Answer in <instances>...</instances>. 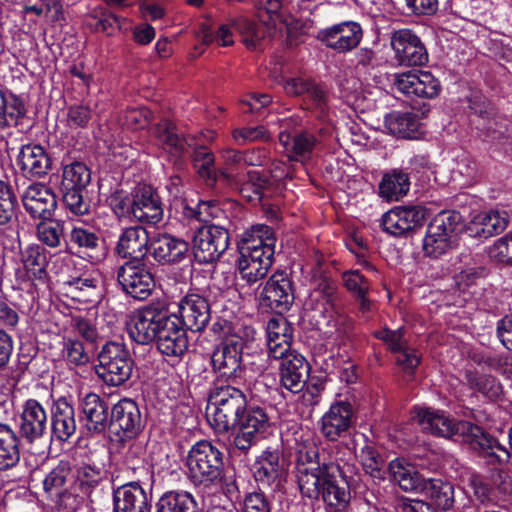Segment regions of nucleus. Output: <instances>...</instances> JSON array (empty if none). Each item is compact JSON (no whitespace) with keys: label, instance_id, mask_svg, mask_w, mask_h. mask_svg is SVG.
Listing matches in <instances>:
<instances>
[{"label":"nucleus","instance_id":"f257e3e1","mask_svg":"<svg viewBox=\"0 0 512 512\" xmlns=\"http://www.w3.org/2000/svg\"><path fill=\"white\" fill-rule=\"evenodd\" d=\"M412 418L433 435L451 438L461 435L490 464L502 466L510 460L509 451L483 429L468 421L454 422L448 415L439 410L427 407H415Z\"/></svg>","mask_w":512,"mask_h":512},{"label":"nucleus","instance_id":"f03ea898","mask_svg":"<svg viewBox=\"0 0 512 512\" xmlns=\"http://www.w3.org/2000/svg\"><path fill=\"white\" fill-rule=\"evenodd\" d=\"M295 460L297 483L302 495L316 493L317 476L322 474L318 447L309 433L295 431L293 437L283 438Z\"/></svg>","mask_w":512,"mask_h":512},{"label":"nucleus","instance_id":"7ed1b4c3","mask_svg":"<svg viewBox=\"0 0 512 512\" xmlns=\"http://www.w3.org/2000/svg\"><path fill=\"white\" fill-rule=\"evenodd\" d=\"M316 493L304 495L308 498L320 497L326 512H348L351 502V490L340 463L324 461L322 474L317 476Z\"/></svg>","mask_w":512,"mask_h":512},{"label":"nucleus","instance_id":"20e7f679","mask_svg":"<svg viewBox=\"0 0 512 512\" xmlns=\"http://www.w3.org/2000/svg\"><path fill=\"white\" fill-rule=\"evenodd\" d=\"M243 392L233 386L214 387L208 397L206 418L217 432H226L239 420L246 408Z\"/></svg>","mask_w":512,"mask_h":512},{"label":"nucleus","instance_id":"39448f33","mask_svg":"<svg viewBox=\"0 0 512 512\" xmlns=\"http://www.w3.org/2000/svg\"><path fill=\"white\" fill-rule=\"evenodd\" d=\"M462 226V215L457 211H442L428 224L423 238L424 255L440 258L448 254L457 244Z\"/></svg>","mask_w":512,"mask_h":512},{"label":"nucleus","instance_id":"423d86ee","mask_svg":"<svg viewBox=\"0 0 512 512\" xmlns=\"http://www.w3.org/2000/svg\"><path fill=\"white\" fill-rule=\"evenodd\" d=\"M223 453L211 442L201 440L189 450L186 465L194 484L210 486L220 478Z\"/></svg>","mask_w":512,"mask_h":512},{"label":"nucleus","instance_id":"0eeeda50","mask_svg":"<svg viewBox=\"0 0 512 512\" xmlns=\"http://www.w3.org/2000/svg\"><path fill=\"white\" fill-rule=\"evenodd\" d=\"M98 361L96 374L108 386H120L131 377L134 362L121 342L106 343L99 352Z\"/></svg>","mask_w":512,"mask_h":512},{"label":"nucleus","instance_id":"6e6552de","mask_svg":"<svg viewBox=\"0 0 512 512\" xmlns=\"http://www.w3.org/2000/svg\"><path fill=\"white\" fill-rule=\"evenodd\" d=\"M275 242L271 227L258 224L243 232L238 244L240 257L238 261L259 263L271 267L275 253Z\"/></svg>","mask_w":512,"mask_h":512},{"label":"nucleus","instance_id":"1a4fd4ad","mask_svg":"<svg viewBox=\"0 0 512 512\" xmlns=\"http://www.w3.org/2000/svg\"><path fill=\"white\" fill-rule=\"evenodd\" d=\"M295 125L293 118L280 120L279 143L290 160L304 164L312 158L320 140L307 130H296Z\"/></svg>","mask_w":512,"mask_h":512},{"label":"nucleus","instance_id":"9d476101","mask_svg":"<svg viewBox=\"0 0 512 512\" xmlns=\"http://www.w3.org/2000/svg\"><path fill=\"white\" fill-rule=\"evenodd\" d=\"M234 426L237 427V432L233 444L235 448L246 453L264 437L270 427V418L263 407L246 405Z\"/></svg>","mask_w":512,"mask_h":512},{"label":"nucleus","instance_id":"9b49d317","mask_svg":"<svg viewBox=\"0 0 512 512\" xmlns=\"http://www.w3.org/2000/svg\"><path fill=\"white\" fill-rule=\"evenodd\" d=\"M229 246L228 230L219 225H203L196 229L192 239V250L199 263L217 260Z\"/></svg>","mask_w":512,"mask_h":512},{"label":"nucleus","instance_id":"f8f14e48","mask_svg":"<svg viewBox=\"0 0 512 512\" xmlns=\"http://www.w3.org/2000/svg\"><path fill=\"white\" fill-rule=\"evenodd\" d=\"M117 280L126 294L138 300L146 299L155 286L154 277L143 261H126L117 270Z\"/></svg>","mask_w":512,"mask_h":512},{"label":"nucleus","instance_id":"ddd939ff","mask_svg":"<svg viewBox=\"0 0 512 512\" xmlns=\"http://www.w3.org/2000/svg\"><path fill=\"white\" fill-rule=\"evenodd\" d=\"M363 29L356 21H343L318 31L316 38L337 53H348L359 46Z\"/></svg>","mask_w":512,"mask_h":512},{"label":"nucleus","instance_id":"4468645a","mask_svg":"<svg viewBox=\"0 0 512 512\" xmlns=\"http://www.w3.org/2000/svg\"><path fill=\"white\" fill-rule=\"evenodd\" d=\"M398 92L412 99H434L441 91L440 81L430 71H408L395 75Z\"/></svg>","mask_w":512,"mask_h":512},{"label":"nucleus","instance_id":"2eb2a0df","mask_svg":"<svg viewBox=\"0 0 512 512\" xmlns=\"http://www.w3.org/2000/svg\"><path fill=\"white\" fill-rule=\"evenodd\" d=\"M288 96H305L307 108L321 121H329L328 96L311 79L302 76L289 77L283 82Z\"/></svg>","mask_w":512,"mask_h":512},{"label":"nucleus","instance_id":"dca6fc26","mask_svg":"<svg viewBox=\"0 0 512 512\" xmlns=\"http://www.w3.org/2000/svg\"><path fill=\"white\" fill-rule=\"evenodd\" d=\"M66 245L71 250L75 249L82 259L93 264L101 262L106 255L105 242L100 234L82 223L72 225Z\"/></svg>","mask_w":512,"mask_h":512},{"label":"nucleus","instance_id":"f3484780","mask_svg":"<svg viewBox=\"0 0 512 512\" xmlns=\"http://www.w3.org/2000/svg\"><path fill=\"white\" fill-rule=\"evenodd\" d=\"M168 315V311L153 306L138 310L128 324L130 338L138 344L156 340Z\"/></svg>","mask_w":512,"mask_h":512},{"label":"nucleus","instance_id":"a211bd4d","mask_svg":"<svg viewBox=\"0 0 512 512\" xmlns=\"http://www.w3.org/2000/svg\"><path fill=\"white\" fill-rule=\"evenodd\" d=\"M254 478L262 486H267L272 491L283 489L287 479V468L285 463L280 461L278 449L268 447L256 458Z\"/></svg>","mask_w":512,"mask_h":512},{"label":"nucleus","instance_id":"6ab92c4d","mask_svg":"<svg viewBox=\"0 0 512 512\" xmlns=\"http://www.w3.org/2000/svg\"><path fill=\"white\" fill-rule=\"evenodd\" d=\"M395 60L402 66H422L428 62L425 45L410 29H400L391 36Z\"/></svg>","mask_w":512,"mask_h":512},{"label":"nucleus","instance_id":"aec40b11","mask_svg":"<svg viewBox=\"0 0 512 512\" xmlns=\"http://www.w3.org/2000/svg\"><path fill=\"white\" fill-rule=\"evenodd\" d=\"M20 436L33 443L41 439L48 430V416L44 406L35 399H28L22 405L16 418Z\"/></svg>","mask_w":512,"mask_h":512},{"label":"nucleus","instance_id":"412c9836","mask_svg":"<svg viewBox=\"0 0 512 512\" xmlns=\"http://www.w3.org/2000/svg\"><path fill=\"white\" fill-rule=\"evenodd\" d=\"M510 221L509 213L504 208H495L482 211L472 216L465 225L468 236L480 241L502 233Z\"/></svg>","mask_w":512,"mask_h":512},{"label":"nucleus","instance_id":"4be33fe9","mask_svg":"<svg viewBox=\"0 0 512 512\" xmlns=\"http://www.w3.org/2000/svg\"><path fill=\"white\" fill-rule=\"evenodd\" d=\"M157 348L166 357L180 359L188 349L186 330L180 318L169 313L156 339Z\"/></svg>","mask_w":512,"mask_h":512},{"label":"nucleus","instance_id":"5701e85b","mask_svg":"<svg viewBox=\"0 0 512 512\" xmlns=\"http://www.w3.org/2000/svg\"><path fill=\"white\" fill-rule=\"evenodd\" d=\"M243 348L241 337L231 336L222 341L211 357L214 370L226 377H236L241 369Z\"/></svg>","mask_w":512,"mask_h":512},{"label":"nucleus","instance_id":"b1692460","mask_svg":"<svg viewBox=\"0 0 512 512\" xmlns=\"http://www.w3.org/2000/svg\"><path fill=\"white\" fill-rule=\"evenodd\" d=\"M353 410L348 401H336L320 419V431L329 441L345 437L352 425Z\"/></svg>","mask_w":512,"mask_h":512},{"label":"nucleus","instance_id":"393cba45","mask_svg":"<svg viewBox=\"0 0 512 512\" xmlns=\"http://www.w3.org/2000/svg\"><path fill=\"white\" fill-rule=\"evenodd\" d=\"M22 202L27 213L34 219L48 220L57 208L55 194L41 183L29 185L22 194Z\"/></svg>","mask_w":512,"mask_h":512},{"label":"nucleus","instance_id":"a878e982","mask_svg":"<svg viewBox=\"0 0 512 512\" xmlns=\"http://www.w3.org/2000/svg\"><path fill=\"white\" fill-rule=\"evenodd\" d=\"M261 299L271 309L287 311L294 301L291 279L286 271L270 276L261 292Z\"/></svg>","mask_w":512,"mask_h":512},{"label":"nucleus","instance_id":"bb28decb","mask_svg":"<svg viewBox=\"0 0 512 512\" xmlns=\"http://www.w3.org/2000/svg\"><path fill=\"white\" fill-rule=\"evenodd\" d=\"M150 238L142 226L124 228L115 246V253L127 261H143L150 249Z\"/></svg>","mask_w":512,"mask_h":512},{"label":"nucleus","instance_id":"cd10ccee","mask_svg":"<svg viewBox=\"0 0 512 512\" xmlns=\"http://www.w3.org/2000/svg\"><path fill=\"white\" fill-rule=\"evenodd\" d=\"M280 363V384L292 394L303 390L309 373V366L300 353L293 350L279 357Z\"/></svg>","mask_w":512,"mask_h":512},{"label":"nucleus","instance_id":"c85d7f7f","mask_svg":"<svg viewBox=\"0 0 512 512\" xmlns=\"http://www.w3.org/2000/svg\"><path fill=\"white\" fill-rule=\"evenodd\" d=\"M424 210L418 207H396L382 216L383 230L395 237L404 236L414 228L422 225Z\"/></svg>","mask_w":512,"mask_h":512},{"label":"nucleus","instance_id":"c756f323","mask_svg":"<svg viewBox=\"0 0 512 512\" xmlns=\"http://www.w3.org/2000/svg\"><path fill=\"white\" fill-rule=\"evenodd\" d=\"M132 217L148 224H156L162 220V203L151 186L143 185L135 189L132 199Z\"/></svg>","mask_w":512,"mask_h":512},{"label":"nucleus","instance_id":"7c9ffc66","mask_svg":"<svg viewBox=\"0 0 512 512\" xmlns=\"http://www.w3.org/2000/svg\"><path fill=\"white\" fill-rule=\"evenodd\" d=\"M110 425L114 426L123 437H135L142 429V417L138 404L130 399L119 400L111 409Z\"/></svg>","mask_w":512,"mask_h":512},{"label":"nucleus","instance_id":"2f4dec72","mask_svg":"<svg viewBox=\"0 0 512 512\" xmlns=\"http://www.w3.org/2000/svg\"><path fill=\"white\" fill-rule=\"evenodd\" d=\"M151 498L138 482L124 484L113 491V512H150Z\"/></svg>","mask_w":512,"mask_h":512},{"label":"nucleus","instance_id":"473e14b6","mask_svg":"<svg viewBox=\"0 0 512 512\" xmlns=\"http://www.w3.org/2000/svg\"><path fill=\"white\" fill-rule=\"evenodd\" d=\"M180 321L187 329L198 332L210 320V307L207 300L198 293H188L178 305Z\"/></svg>","mask_w":512,"mask_h":512},{"label":"nucleus","instance_id":"72a5a7b5","mask_svg":"<svg viewBox=\"0 0 512 512\" xmlns=\"http://www.w3.org/2000/svg\"><path fill=\"white\" fill-rule=\"evenodd\" d=\"M79 406L85 426L90 432L102 433L110 425L109 406L97 393L88 392L81 396Z\"/></svg>","mask_w":512,"mask_h":512},{"label":"nucleus","instance_id":"f704fd0d","mask_svg":"<svg viewBox=\"0 0 512 512\" xmlns=\"http://www.w3.org/2000/svg\"><path fill=\"white\" fill-rule=\"evenodd\" d=\"M150 250L158 263L176 264L186 258L189 244L171 234L159 233L151 239Z\"/></svg>","mask_w":512,"mask_h":512},{"label":"nucleus","instance_id":"c9c22d12","mask_svg":"<svg viewBox=\"0 0 512 512\" xmlns=\"http://www.w3.org/2000/svg\"><path fill=\"white\" fill-rule=\"evenodd\" d=\"M17 165L25 177L41 178L51 170L52 161L42 146L27 144L20 149Z\"/></svg>","mask_w":512,"mask_h":512},{"label":"nucleus","instance_id":"e433bc0d","mask_svg":"<svg viewBox=\"0 0 512 512\" xmlns=\"http://www.w3.org/2000/svg\"><path fill=\"white\" fill-rule=\"evenodd\" d=\"M310 300L315 302V309L320 313L327 314L328 317H337V323L346 324L348 319L340 314L339 294L337 285L329 279L319 281L317 287L311 292Z\"/></svg>","mask_w":512,"mask_h":512},{"label":"nucleus","instance_id":"4c0bfd02","mask_svg":"<svg viewBox=\"0 0 512 512\" xmlns=\"http://www.w3.org/2000/svg\"><path fill=\"white\" fill-rule=\"evenodd\" d=\"M223 181L238 190L248 201H261L265 196L266 180L259 171L249 170L240 175L225 171L223 172Z\"/></svg>","mask_w":512,"mask_h":512},{"label":"nucleus","instance_id":"58836bf2","mask_svg":"<svg viewBox=\"0 0 512 512\" xmlns=\"http://www.w3.org/2000/svg\"><path fill=\"white\" fill-rule=\"evenodd\" d=\"M52 433L61 442L76 432L75 409L70 399L60 397L52 405Z\"/></svg>","mask_w":512,"mask_h":512},{"label":"nucleus","instance_id":"ea45409f","mask_svg":"<svg viewBox=\"0 0 512 512\" xmlns=\"http://www.w3.org/2000/svg\"><path fill=\"white\" fill-rule=\"evenodd\" d=\"M268 355L279 359L285 353L291 352L292 329L284 317H273L267 323Z\"/></svg>","mask_w":512,"mask_h":512},{"label":"nucleus","instance_id":"a19ab883","mask_svg":"<svg viewBox=\"0 0 512 512\" xmlns=\"http://www.w3.org/2000/svg\"><path fill=\"white\" fill-rule=\"evenodd\" d=\"M153 135L156 144L174 157H180L186 152L187 147L192 146L191 139L180 137L168 121L157 124L153 129Z\"/></svg>","mask_w":512,"mask_h":512},{"label":"nucleus","instance_id":"79ce46f5","mask_svg":"<svg viewBox=\"0 0 512 512\" xmlns=\"http://www.w3.org/2000/svg\"><path fill=\"white\" fill-rule=\"evenodd\" d=\"M233 26L242 36V41L248 49H258L263 40L270 34L271 26L268 23H258L244 16L231 20Z\"/></svg>","mask_w":512,"mask_h":512},{"label":"nucleus","instance_id":"37998d69","mask_svg":"<svg viewBox=\"0 0 512 512\" xmlns=\"http://www.w3.org/2000/svg\"><path fill=\"white\" fill-rule=\"evenodd\" d=\"M156 512H199L195 497L185 490L165 491L155 504Z\"/></svg>","mask_w":512,"mask_h":512},{"label":"nucleus","instance_id":"c03bdc74","mask_svg":"<svg viewBox=\"0 0 512 512\" xmlns=\"http://www.w3.org/2000/svg\"><path fill=\"white\" fill-rule=\"evenodd\" d=\"M49 252L40 244H30L21 253V261L28 277L43 281L49 261Z\"/></svg>","mask_w":512,"mask_h":512},{"label":"nucleus","instance_id":"a18cd8bd","mask_svg":"<svg viewBox=\"0 0 512 512\" xmlns=\"http://www.w3.org/2000/svg\"><path fill=\"white\" fill-rule=\"evenodd\" d=\"M390 474L399 487L406 492H422L424 482L423 478L413 466L406 463L403 459H395L389 464Z\"/></svg>","mask_w":512,"mask_h":512},{"label":"nucleus","instance_id":"49530a36","mask_svg":"<svg viewBox=\"0 0 512 512\" xmlns=\"http://www.w3.org/2000/svg\"><path fill=\"white\" fill-rule=\"evenodd\" d=\"M19 460V435L8 424L0 423V471L15 466Z\"/></svg>","mask_w":512,"mask_h":512},{"label":"nucleus","instance_id":"de8ad7c7","mask_svg":"<svg viewBox=\"0 0 512 512\" xmlns=\"http://www.w3.org/2000/svg\"><path fill=\"white\" fill-rule=\"evenodd\" d=\"M26 115V105L22 97L0 90V129L17 126Z\"/></svg>","mask_w":512,"mask_h":512},{"label":"nucleus","instance_id":"09e8293b","mask_svg":"<svg viewBox=\"0 0 512 512\" xmlns=\"http://www.w3.org/2000/svg\"><path fill=\"white\" fill-rule=\"evenodd\" d=\"M410 188L409 176L406 172L393 169L383 175L379 183V196L387 201H398Z\"/></svg>","mask_w":512,"mask_h":512},{"label":"nucleus","instance_id":"8fccbe9b","mask_svg":"<svg viewBox=\"0 0 512 512\" xmlns=\"http://www.w3.org/2000/svg\"><path fill=\"white\" fill-rule=\"evenodd\" d=\"M384 123L390 134L407 139L416 138L420 126L416 115L401 111H393L387 114Z\"/></svg>","mask_w":512,"mask_h":512},{"label":"nucleus","instance_id":"3c124183","mask_svg":"<svg viewBox=\"0 0 512 512\" xmlns=\"http://www.w3.org/2000/svg\"><path fill=\"white\" fill-rule=\"evenodd\" d=\"M421 493L429 498L437 508L444 511L451 509L455 502L453 485L441 479L428 478L424 482Z\"/></svg>","mask_w":512,"mask_h":512},{"label":"nucleus","instance_id":"603ef678","mask_svg":"<svg viewBox=\"0 0 512 512\" xmlns=\"http://www.w3.org/2000/svg\"><path fill=\"white\" fill-rule=\"evenodd\" d=\"M36 237L41 244L51 249L60 247L63 242L66 244L64 221L53 217L41 220L36 226Z\"/></svg>","mask_w":512,"mask_h":512},{"label":"nucleus","instance_id":"864d4df0","mask_svg":"<svg viewBox=\"0 0 512 512\" xmlns=\"http://www.w3.org/2000/svg\"><path fill=\"white\" fill-rule=\"evenodd\" d=\"M193 166L197 174L211 183L219 178V173L214 167L215 158L213 153L205 146H196L192 155Z\"/></svg>","mask_w":512,"mask_h":512},{"label":"nucleus","instance_id":"5fc2aeb1","mask_svg":"<svg viewBox=\"0 0 512 512\" xmlns=\"http://www.w3.org/2000/svg\"><path fill=\"white\" fill-rule=\"evenodd\" d=\"M72 482L69 464L60 462L44 478L43 487L49 496L55 497Z\"/></svg>","mask_w":512,"mask_h":512},{"label":"nucleus","instance_id":"6e6d98bb","mask_svg":"<svg viewBox=\"0 0 512 512\" xmlns=\"http://www.w3.org/2000/svg\"><path fill=\"white\" fill-rule=\"evenodd\" d=\"M90 181L91 172L84 163L74 162L63 169L62 189H85Z\"/></svg>","mask_w":512,"mask_h":512},{"label":"nucleus","instance_id":"4d7b16f0","mask_svg":"<svg viewBox=\"0 0 512 512\" xmlns=\"http://www.w3.org/2000/svg\"><path fill=\"white\" fill-rule=\"evenodd\" d=\"M75 297L85 302H97L101 296L99 281L92 277H76L65 282Z\"/></svg>","mask_w":512,"mask_h":512},{"label":"nucleus","instance_id":"13d9d810","mask_svg":"<svg viewBox=\"0 0 512 512\" xmlns=\"http://www.w3.org/2000/svg\"><path fill=\"white\" fill-rule=\"evenodd\" d=\"M88 496L72 482L55 496L56 506L63 512H76Z\"/></svg>","mask_w":512,"mask_h":512},{"label":"nucleus","instance_id":"bf43d9fd","mask_svg":"<svg viewBox=\"0 0 512 512\" xmlns=\"http://www.w3.org/2000/svg\"><path fill=\"white\" fill-rule=\"evenodd\" d=\"M197 38L205 45L215 42L219 46L226 47L234 43V35L228 24L221 25L214 34L207 23H202L197 32Z\"/></svg>","mask_w":512,"mask_h":512},{"label":"nucleus","instance_id":"052dcab7","mask_svg":"<svg viewBox=\"0 0 512 512\" xmlns=\"http://www.w3.org/2000/svg\"><path fill=\"white\" fill-rule=\"evenodd\" d=\"M62 357L73 366H83L89 363L90 356L83 343L77 339H65L62 346Z\"/></svg>","mask_w":512,"mask_h":512},{"label":"nucleus","instance_id":"680f3d73","mask_svg":"<svg viewBox=\"0 0 512 512\" xmlns=\"http://www.w3.org/2000/svg\"><path fill=\"white\" fill-rule=\"evenodd\" d=\"M101 479L100 469L90 465H82L77 469L75 477L72 476V483L89 496Z\"/></svg>","mask_w":512,"mask_h":512},{"label":"nucleus","instance_id":"e2e57ef3","mask_svg":"<svg viewBox=\"0 0 512 512\" xmlns=\"http://www.w3.org/2000/svg\"><path fill=\"white\" fill-rule=\"evenodd\" d=\"M16 219V200L8 184L0 181V226L11 224Z\"/></svg>","mask_w":512,"mask_h":512},{"label":"nucleus","instance_id":"0e129e2a","mask_svg":"<svg viewBox=\"0 0 512 512\" xmlns=\"http://www.w3.org/2000/svg\"><path fill=\"white\" fill-rule=\"evenodd\" d=\"M360 461L367 474L373 478H382L384 460L373 446L366 445L361 449Z\"/></svg>","mask_w":512,"mask_h":512},{"label":"nucleus","instance_id":"69168bd1","mask_svg":"<svg viewBox=\"0 0 512 512\" xmlns=\"http://www.w3.org/2000/svg\"><path fill=\"white\" fill-rule=\"evenodd\" d=\"M150 111L144 107L128 108L119 117V124L131 130L145 128L150 120Z\"/></svg>","mask_w":512,"mask_h":512},{"label":"nucleus","instance_id":"338daca9","mask_svg":"<svg viewBox=\"0 0 512 512\" xmlns=\"http://www.w3.org/2000/svg\"><path fill=\"white\" fill-rule=\"evenodd\" d=\"M84 189H63V203L74 215L83 216L88 214L90 204L82 195Z\"/></svg>","mask_w":512,"mask_h":512},{"label":"nucleus","instance_id":"774afa93","mask_svg":"<svg viewBox=\"0 0 512 512\" xmlns=\"http://www.w3.org/2000/svg\"><path fill=\"white\" fill-rule=\"evenodd\" d=\"M342 280L345 288L353 294L354 297H362L369 290L368 280L359 270H349L343 273Z\"/></svg>","mask_w":512,"mask_h":512}]
</instances>
